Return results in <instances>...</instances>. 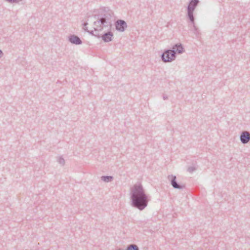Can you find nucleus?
I'll return each instance as SVG.
<instances>
[{"label":"nucleus","mask_w":250,"mask_h":250,"mask_svg":"<svg viewBox=\"0 0 250 250\" xmlns=\"http://www.w3.org/2000/svg\"><path fill=\"white\" fill-rule=\"evenodd\" d=\"M83 29L84 30H85L86 32H88V30L87 29V27L86 26H85V27L83 26Z\"/></svg>","instance_id":"obj_22"},{"label":"nucleus","mask_w":250,"mask_h":250,"mask_svg":"<svg viewBox=\"0 0 250 250\" xmlns=\"http://www.w3.org/2000/svg\"><path fill=\"white\" fill-rule=\"evenodd\" d=\"M240 140L243 144H246L250 141V133L247 131H243L240 136Z\"/></svg>","instance_id":"obj_7"},{"label":"nucleus","mask_w":250,"mask_h":250,"mask_svg":"<svg viewBox=\"0 0 250 250\" xmlns=\"http://www.w3.org/2000/svg\"><path fill=\"white\" fill-rule=\"evenodd\" d=\"M197 169V167L195 166L189 167L188 168V171L189 173H192Z\"/></svg>","instance_id":"obj_16"},{"label":"nucleus","mask_w":250,"mask_h":250,"mask_svg":"<svg viewBox=\"0 0 250 250\" xmlns=\"http://www.w3.org/2000/svg\"><path fill=\"white\" fill-rule=\"evenodd\" d=\"M168 180L170 181L172 187L175 189H182L185 188L184 185L178 183L176 181V176L173 175H170L167 176Z\"/></svg>","instance_id":"obj_4"},{"label":"nucleus","mask_w":250,"mask_h":250,"mask_svg":"<svg viewBox=\"0 0 250 250\" xmlns=\"http://www.w3.org/2000/svg\"><path fill=\"white\" fill-rule=\"evenodd\" d=\"M131 205L140 210L145 209L149 201V195L146 194L143 185L137 183L130 189Z\"/></svg>","instance_id":"obj_1"},{"label":"nucleus","mask_w":250,"mask_h":250,"mask_svg":"<svg viewBox=\"0 0 250 250\" xmlns=\"http://www.w3.org/2000/svg\"><path fill=\"white\" fill-rule=\"evenodd\" d=\"M117 250H125V249L124 250V249H122V248H119Z\"/></svg>","instance_id":"obj_24"},{"label":"nucleus","mask_w":250,"mask_h":250,"mask_svg":"<svg viewBox=\"0 0 250 250\" xmlns=\"http://www.w3.org/2000/svg\"><path fill=\"white\" fill-rule=\"evenodd\" d=\"M193 12H194L193 10L187 9V16L191 23H194V22H195L194 21L195 19H194V15H193Z\"/></svg>","instance_id":"obj_12"},{"label":"nucleus","mask_w":250,"mask_h":250,"mask_svg":"<svg viewBox=\"0 0 250 250\" xmlns=\"http://www.w3.org/2000/svg\"><path fill=\"white\" fill-rule=\"evenodd\" d=\"M101 179L103 181L108 183L112 181L114 178L112 176H102Z\"/></svg>","instance_id":"obj_13"},{"label":"nucleus","mask_w":250,"mask_h":250,"mask_svg":"<svg viewBox=\"0 0 250 250\" xmlns=\"http://www.w3.org/2000/svg\"><path fill=\"white\" fill-rule=\"evenodd\" d=\"M116 29L120 32H124L127 27L126 22L122 20H118L115 23Z\"/></svg>","instance_id":"obj_6"},{"label":"nucleus","mask_w":250,"mask_h":250,"mask_svg":"<svg viewBox=\"0 0 250 250\" xmlns=\"http://www.w3.org/2000/svg\"><path fill=\"white\" fill-rule=\"evenodd\" d=\"M102 40L105 42H107L112 41L113 38V33L109 31L104 33L102 36Z\"/></svg>","instance_id":"obj_10"},{"label":"nucleus","mask_w":250,"mask_h":250,"mask_svg":"<svg viewBox=\"0 0 250 250\" xmlns=\"http://www.w3.org/2000/svg\"><path fill=\"white\" fill-rule=\"evenodd\" d=\"M176 57L174 51L170 49L165 50L161 55L162 60L164 62H171L176 59Z\"/></svg>","instance_id":"obj_3"},{"label":"nucleus","mask_w":250,"mask_h":250,"mask_svg":"<svg viewBox=\"0 0 250 250\" xmlns=\"http://www.w3.org/2000/svg\"><path fill=\"white\" fill-rule=\"evenodd\" d=\"M168 180L170 181L172 187L175 189H182L185 188L184 185L178 183L176 181V176L173 175H170L167 176Z\"/></svg>","instance_id":"obj_5"},{"label":"nucleus","mask_w":250,"mask_h":250,"mask_svg":"<svg viewBox=\"0 0 250 250\" xmlns=\"http://www.w3.org/2000/svg\"><path fill=\"white\" fill-rule=\"evenodd\" d=\"M163 98L164 100H166L168 99V97L166 95L164 94L163 96Z\"/></svg>","instance_id":"obj_20"},{"label":"nucleus","mask_w":250,"mask_h":250,"mask_svg":"<svg viewBox=\"0 0 250 250\" xmlns=\"http://www.w3.org/2000/svg\"><path fill=\"white\" fill-rule=\"evenodd\" d=\"M6 1L10 3H18L22 0H5Z\"/></svg>","instance_id":"obj_18"},{"label":"nucleus","mask_w":250,"mask_h":250,"mask_svg":"<svg viewBox=\"0 0 250 250\" xmlns=\"http://www.w3.org/2000/svg\"><path fill=\"white\" fill-rule=\"evenodd\" d=\"M58 162L62 166H64L65 164L64 159L62 157H60L59 158Z\"/></svg>","instance_id":"obj_17"},{"label":"nucleus","mask_w":250,"mask_h":250,"mask_svg":"<svg viewBox=\"0 0 250 250\" xmlns=\"http://www.w3.org/2000/svg\"><path fill=\"white\" fill-rule=\"evenodd\" d=\"M87 32H88V33H89L90 34H91V35H94V36H97L96 35H95V34H94V31H92V30H91V31H89V30H88Z\"/></svg>","instance_id":"obj_19"},{"label":"nucleus","mask_w":250,"mask_h":250,"mask_svg":"<svg viewBox=\"0 0 250 250\" xmlns=\"http://www.w3.org/2000/svg\"><path fill=\"white\" fill-rule=\"evenodd\" d=\"M125 250H139V248L137 245L132 244L128 245L126 247Z\"/></svg>","instance_id":"obj_14"},{"label":"nucleus","mask_w":250,"mask_h":250,"mask_svg":"<svg viewBox=\"0 0 250 250\" xmlns=\"http://www.w3.org/2000/svg\"><path fill=\"white\" fill-rule=\"evenodd\" d=\"M3 56V53L1 51V50L0 49V58H1Z\"/></svg>","instance_id":"obj_21"},{"label":"nucleus","mask_w":250,"mask_h":250,"mask_svg":"<svg viewBox=\"0 0 250 250\" xmlns=\"http://www.w3.org/2000/svg\"><path fill=\"white\" fill-rule=\"evenodd\" d=\"M100 10L101 13L102 11L104 13H100L94 16L95 18L97 19V21L94 22L95 31H101L104 27L110 29L112 25L111 18L113 15L112 11L107 7H103Z\"/></svg>","instance_id":"obj_2"},{"label":"nucleus","mask_w":250,"mask_h":250,"mask_svg":"<svg viewBox=\"0 0 250 250\" xmlns=\"http://www.w3.org/2000/svg\"><path fill=\"white\" fill-rule=\"evenodd\" d=\"M171 50L174 51V53L175 55H176V53H178V54H181L185 51L184 48L182 44L180 43L174 44Z\"/></svg>","instance_id":"obj_9"},{"label":"nucleus","mask_w":250,"mask_h":250,"mask_svg":"<svg viewBox=\"0 0 250 250\" xmlns=\"http://www.w3.org/2000/svg\"><path fill=\"white\" fill-rule=\"evenodd\" d=\"M87 24H88V23H87V22H84V23H83V26L85 27V26H86V25H87Z\"/></svg>","instance_id":"obj_23"},{"label":"nucleus","mask_w":250,"mask_h":250,"mask_svg":"<svg viewBox=\"0 0 250 250\" xmlns=\"http://www.w3.org/2000/svg\"><path fill=\"white\" fill-rule=\"evenodd\" d=\"M199 3V0H190L187 7V9L194 11L196 7Z\"/></svg>","instance_id":"obj_11"},{"label":"nucleus","mask_w":250,"mask_h":250,"mask_svg":"<svg viewBox=\"0 0 250 250\" xmlns=\"http://www.w3.org/2000/svg\"><path fill=\"white\" fill-rule=\"evenodd\" d=\"M192 24L193 27V33L196 36V37H198L200 35V31L198 28L195 25V22L194 23H191Z\"/></svg>","instance_id":"obj_15"},{"label":"nucleus","mask_w":250,"mask_h":250,"mask_svg":"<svg viewBox=\"0 0 250 250\" xmlns=\"http://www.w3.org/2000/svg\"><path fill=\"white\" fill-rule=\"evenodd\" d=\"M68 41L72 44L80 45L82 43L81 39L77 35H71L68 37Z\"/></svg>","instance_id":"obj_8"}]
</instances>
